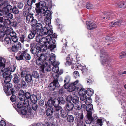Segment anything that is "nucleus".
I'll return each instance as SVG.
<instances>
[{
	"label": "nucleus",
	"instance_id": "1",
	"mask_svg": "<svg viewBox=\"0 0 126 126\" xmlns=\"http://www.w3.org/2000/svg\"><path fill=\"white\" fill-rule=\"evenodd\" d=\"M39 34V35H36V42L40 43L42 46H46L48 44L51 43H54L55 40L51 38V36H47L45 37H42V36Z\"/></svg>",
	"mask_w": 126,
	"mask_h": 126
},
{
	"label": "nucleus",
	"instance_id": "2",
	"mask_svg": "<svg viewBox=\"0 0 126 126\" xmlns=\"http://www.w3.org/2000/svg\"><path fill=\"white\" fill-rule=\"evenodd\" d=\"M36 8V11L37 14V17L40 19L41 20L42 19L40 16L41 15H43V13H45L47 10V7L46 6V4L45 2L43 1H40L39 3L35 4Z\"/></svg>",
	"mask_w": 126,
	"mask_h": 126
},
{
	"label": "nucleus",
	"instance_id": "3",
	"mask_svg": "<svg viewBox=\"0 0 126 126\" xmlns=\"http://www.w3.org/2000/svg\"><path fill=\"white\" fill-rule=\"evenodd\" d=\"M43 14L40 15L41 17V18H42V19L41 20L37 17L38 22L40 21V22H42L44 20H45L46 26L47 25H51L50 24L51 16L50 11L49 10H47L45 13H43Z\"/></svg>",
	"mask_w": 126,
	"mask_h": 126
},
{
	"label": "nucleus",
	"instance_id": "4",
	"mask_svg": "<svg viewBox=\"0 0 126 126\" xmlns=\"http://www.w3.org/2000/svg\"><path fill=\"white\" fill-rule=\"evenodd\" d=\"M12 84L10 83L4 85L3 90L7 95H11L14 93L15 91L14 88H12Z\"/></svg>",
	"mask_w": 126,
	"mask_h": 126
},
{
	"label": "nucleus",
	"instance_id": "5",
	"mask_svg": "<svg viewBox=\"0 0 126 126\" xmlns=\"http://www.w3.org/2000/svg\"><path fill=\"white\" fill-rule=\"evenodd\" d=\"M56 79L54 78L53 82L50 83L49 85V88L51 91H52L55 89H57L60 87V85L58 81V79L59 77L58 75L57 74L56 75Z\"/></svg>",
	"mask_w": 126,
	"mask_h": 126
},
{
	"label": "nucleus",
	"instance_id": "6",
	"mask_svg": "<svg viewBox=\"0 0 126 126\" xmlns=\"http://www.w3.org/2000/svg\"><path fill=\"white\" fill-rule=\"evenodd\" d=\"M40 56L39 58L37 59L36 61V63L37 65L38 66H40V70L43 73H44V65H42V62H44L46 59L45 58L44 55L42 53L40 54Z\"/></svg>",
	"mask_w": 126,
	"mask_h": 126
},
{
	"label": "nucleus",
	"instance_id": "7",
	"mask_svg": "<svg viewBox=\"0 0 126 126\" xmlns=\"http://www.w3.org/2000/svg\"><path fill=\"white\" fill-rule=\"evenodd\" d=\"M52 29V26L51 25H47L45 27L43 28L42 30L43 31H42V32H41L39 33V34L41 35L47 34L48 35V36H50L53 33Z\"/></svg>",
	"mask_w": 126,
	"mask_h": 126
},
{
	"label": "nucleus",
	"instance_id": "8",
	"mask_svg": "<svg viewBox=\"0 0 126 126\" xmlns=\"http://www.w3.org/2000/svg\"><path fill=\"white\" fill-rule=\"evenodd\" d=\"M114 14L111 12H105L103 13L101 15L102 20L106 21L112 18Z\"/></svg>",
	"mask_w": 126,
	"mask_h": 126
},
{
	"label": "nucleus",
	"instance_id": "9",
	"mask_svg": "<svg viewBox=\"0 0 126 126\" xmlns=\"http://www.w3.org/2000/svg\"><path fill=\"white\" fill-rule=\"evenodd\" d=\"M42 48H41L39 46V45H36L35 47H32L31 48L30 51L31 53L34 54H36L37 56L39 57L38 54L40 52L43 51H45V50L44 48L42 49Z\"/></svg>",
	"mask_w": 126,
	"mask_h": 126
},
{
	"label": "nucleus",
	"instance_id": "10",
	"mask_svg": "<svg viewBox=\"0 0 126 126\" xmlns=\"http://www.w3.org/2000/svg\"><path fill=\"white\" fill-rule=\"evenodd\" d=\"M21 112L26 118H32L33 117V113L31 112V110H29L28 109H23L21 110Z\"/></svg>",
	"mask_w": 126,
	"mask_h": 126
},
{
	"label": "nucleus",
	"instance_id": "11",
	"mask_svg": "<svg viewBox=\"0 0 126 126\" xmlns=\"http://www.w3.org/2000/svg\"><path fill=\"white\" fill-rule=\"evenodd\" d=\"M21 47V44L20 42H14L12 47V51L13 52H16L20 49Z\"/></svg>",
	"mask_w": 126,
	"mask_h": 126
},
{
	"label": "nucleus",
	"instance_id": "12",
	"mask_svg": "<svg viewBox=\"0 0 126 126\" xmlns=\"http://www.w3.org/2000/svg\"><path fill=\"white\" fill-rule=\"evenodd\" d=\"M86 24L87 25V29L90 30H93L97 27L95 24L91 22H87Z\"/></svg>",
	"mask_w": 126,
	"mask_h": 126
},
{
	"label": "nucleus",
	"instance_id": "13",
	"mask_svg": "<svg viewBox=\"0 0 126 126\" xmlns=\"http://www.w3.org/2000/svg\"><path fill=\"white\" fill-rule=\"evenodd\" d=\"M74 108L75 110H74L75 112L74 114L76 118L75 120L76 121V123L77 122V125H78L79 124L78 121L79 119V106L75 105V106Z\"/></svg>",
	"mask_w": 126,
	"mask_h": 126
},
{
	"label": "nucleus",
	"instance_id": "14",
	"mask_svg": "<svg viewBox=\"0 0 126 126\" xmlns=\"http://www.w3.org/2000/svg\"><path fill=\"white\" fill-rule=\"evenodd\" d=\"M25 51L18 52L16 57V59L18 60H21L24 59V55Z\"/></svg>",
	"mask_w": 126,
	"mask_h": 126
},
{
	"label": "nucleus",
	"instance_id": "15",
	"mask_svg": "<svg viewBox=\"0 0 126 126\" xmlns=\"http://www.w3.org/2000/svg\"><path fill=\"white\" fill-rule=\"evenodd\" d=\"M40 22L39 21L38 22V23H37V24L35 28L32 29H36V30L37 31V32L38 33L39 32V33H40L41 32H42V31H43L42 30L43 28L42 29L43 26L42 24V23H43V22Z\"/></svg>",
	"mask_w": 126,
	"mask_h": 126
},
{
	"label": "nucleus",
	"instance_id": "16",
	"mask_svg": "<svg viewBox=\"0 0 126 126\" xmlns=\"http://www.w3.org/2000/svg\"><path fill=\"white\" fill-rule=\"evenodd\" d=\"M39 33L37 32V31L35 29H32L31 32V33L28 36V38L29 39H32L33 38L35 35L37 34L39 35Z\"/></svg>",
	"mask_w": 126,
	"mask_h": 126
},
{
	"label": "nucleus",
	"instance_id": "17",
	"mask_svg": "<svg viewBox=\"0 0 126 126\" xmlns=\"http://www.w3.org/2000/svg\"><path fill=\"white\" fill-rule=\"evenodd\" d=\"M87 117L88 119L89 122H88V121H87L86 122V123L87 124H88L91 123L92 122L95 121L97 118V117L96 116H94L93 117H92V114L88 115Z\"/></svg>",
	"mask_w": 126,
	"mask_h": 126
},
{
	"label": "nucleus",
	"instance_id": "18",
	"mask_svg": "<svg viewBox=\"0 0 126 126\" xmlns=\"http://www.w3.org/2000/svg\"><path fill=\"white\" fill-rule=\"evenodd\" d=\"M4 70L5 71L3 74V77L4 78H7L9 77H12V76L11 75V73L8 69H6Z\"/></svg>",
	"mask_w": 126,
	"mask_h": 126
},
{
	"label": "nucleus",
	"instance_id": "19",
	"mask_svg": "<svg viewBox=\"0 0 126 126\" xmlns=\"http://www.w3.org/2000/svg\"><path fill=\"white\" fill-rule=\"evenodd\" d=\"M55 65H53L52 64V71L55 73H57L59 72V67L58 66L59 64V62H56V63H55Z\"/></svg>",
	"mask_w": 126,
	"mask_h": 126
},
{
	"label": "nucleus",
	"instance_id": "20",
	"mask_svg": "<svg viewBox=\"0 0 126 126\" xmlns=\"http://www.w3.org/2000/svg\"><path fill=\"white\" fill-rule=\"evenodd\" d=\"M21 101H24L23 104V106L24 107V109H28V107L30 105L29 100L25 99V98L24 100Z\"/></svg>",
	"mask_w": 126,
	"mask_h": 126
},
{
	"label": "nucleus",
	"instance_id": "21",
	"mask_svg": "<svg viewBox=\"0 0 126 126\" xmlns=\"http://www.w3.org/2000/svg\"><path fill=\"white\" fill-rule=\"evenodd\" d=\"M50 62L53 65H55V63H56V62H56L55 61V55L51 53L49 59Z\"/></svg>",
	"mask_w": 126,
	"mask_h": 126
},
{
	"label": "nucleus",
	"instance_id": "22",
	"mask_svg": "<svg viewBox=\"0 0 126 126\" xmlns=\"http://www.w3.org/2000/svg\"><path fill=\"white\" fill-rule=\"evenodd\" d=\"M123 23L122 20H119L116 21L114 22H112L110 24V26L112 27L115 26H119L121 25Z\"/></svg>",
	"mask_w": 126,
	"mask_h": 126
},
{
	"label": "nucleus",
	"instance_id": "23",
	"mask_svg": "<svg viewBox=\"0 0 126 126\" xmlns=\"http://www.w3.org/2000/svg\"><path fill=\"white\" fill-rule=\"evenodd\" d=\"M53 100H48L47 104L46 103H45V105L44 106H43V107L46 109L48 107H52L54 103H53Z\"/></svg>",
	"mask_w": 126,
	"mask_h": 126
},
{
	"label": "nucleus",
	"instance_id": "24",
	"mask_svg": "<svg viewBox=\"0 0 126 126\" xmlns=\"http://www.w3.org/2000/svg\"><path fill=\"white\" fill-rule=\"evenodd\" d=\"M13 82L15 83H17L20 82V76L19 75L16 74L14 75Z\"/></svg>",
	"mask_w": 126,
	"mask_h": 126
},
{
	"label": "nucleus",
	"instance_id": "25",
	"mask_svg": "<svg viewBox=\"0 0 126 126\" xmlns=\"http://www.w3.org/2000/svg\"><path fill=\"white\" fill-rule=\"evenodd\" d=\"M5 25V24L0 22V31H3L5 32L7 30H9V29H10L9 27H6Z\"/></svg>",
	"mask_w": 126,
	"mask_h": 126
},
{
	"label": "nucleus",
	"instance_id": "26",
	"mask_svg": "<svg viewBox=\"0 0 126 126\" xmlns=\"http://www.w3.org/2000/svg\"><path fill=\"white\" fill-rule=\"evenodd\" d=\"M48 108L46 111V114L48 116H50L53 114L54 111V110L51 107Z\"/></svg>",
	"mask_w": 126,
	"mask_h": 126
},
{
	"label": "nucleus",
	"instance_id": "27",
	"mask_svg": "<svg viewBox=\"0 0 126 126\" xmlns=\"http://www.w3.org/2000/svg\"><path fill=\"white\" fill-rule=\"evenodd\" d=\"M93 108V106L92 104H89L86 108V110L87 112V115L92 114L91 112Z\"/></svg>",
	"mask_w": 126,
	"mask_h": 126
},
{
	"label": "nucleus",
	"instance_id": "28",
	"mask_svg": "<svg viewBox=\"0 0 126 126\" xmlns=\"http://www.w3.org/2000/svg\"><path fill=\"white\" fill-rule=\"evenodd\" d=\"M55 41L54 43H51V44H49L46 47H48V48L51 51L53 50L56 47V45L55 44Z\"/></svg>",
	"mask_w": 126,
	"mask_h": 126
},
{
	"label": "nucleus",
	"instance_id": "29",
	"mask_svg": "<svg viewBox=\"0 0 126 126\" xmlns=\"http://www.w3.org/2000/svg\"><path fill=\"white\" fill-rule=\"evenodd\" d=\"M25 80L27 83H31L32 81V76L30 74H28L25 78Z\"/></svg>",
	"mask_w": 126,
	"mask_h": 126
},
{
	"label": "nucleus",
	"instance_id": "30",
	"mask_svg": "<svg viewBox=\"0 0 126 126\" xmlns=\"http://www.w3.org/2000/svg\"><path fill=\"white\" fill-rule=\"evenodd\" d=\"M70 55H69L68 57H67V61L66 62L65 64L67 65H71L72 63V61H73V59L71 57H70Z\"/></svg>",
	"mask_w": 126,
	"mask_h": 126
},
{
	"label": "nucleus",
	"instance_id": "31",
	"mask_svg": "<svg viewBox=\"0 0 126 126\" xmlns=\"http://www.w3.org/2000/svg\"><path fill=\"white\" fill-rule=\"evenodd\" d=\"M9 27L10 28V29H9V30H7L5 32L6 33L8 32V34H9L10 35L11 37L16 36V34L15 32L13 31H12L11 32V31L12 30V29L10 27Z\"/></svg>",
	"mask_w": 126,
	"mask_h": 126
},
{
	"label": "nucleus",
	"instance_id": "32",
	"mask_svg": "<svg viewBox=\"0 0 126 126\" xmlns=\"http://www.w3.org/2000/svg\"><path fill=\"white\" fill-rule=\"evenodd\" d=\"M25 93L24 91L22 90H20L19 93L18 98L20 100H22L24 99Z\"/></svg>",
	"mask_w": 126,
	"mask_h": 126
},
{
	"label": "nucleus",
	"instance_id": "33",
	"mask_svg": "<svg viewBox=\"0 0 126 126\" xmlns=\"http://www.w3.org/2000/svg\"><path fill=\"white\" fill-rule=\"evenodd\" d=\"M74 107L73 104L71 102H68L66 104V108L68 111L72 110L73 108Z\"/></svg>",
	"mask_w": 126,
	"mask_h": 126
},
{
	"label": "nucleus",
	"instance_id": "34",
	"mask_svg": "<svg viewBox=\"0 0 126 126\" xmlns=\"http://www.w3.org/2000/svg\"><path fill=\"white\" fill-rule=\"evenodd\" d=\"M3 8V10L5 11L6 13H8L9 11H12L13 9L12 6L9 4H8L7 6V7H4Z\"/></svg>",
	"mask_w": 126,
	"mask_h": 126
},
{
	"label": "nucleus",
	"instance_id": "35",
	"mask_svg": "<svg viewBox=\"0 0 126 126\" xmlns=\"http://www.w3.org/2000/svg\"><path fill=\"white\" fill-rule=\"evenodd\" d=\"M60 113H61V116L63 118L66 117L68 115L67 111L66 110H63V109L61 112H60Z\"/></svg>",
	"mask_w": 126,
	"mask_h": 126
},
{
	"label": "nucleus",
	"instance_id": "36",
	"mask_svg": "<svg viewBox=\"0 0 126 126\" xmlns=\"http://www.w3.org/2000/svg\"><path fill=\"white\" fill-rule=\"evenodd\" d=\"M32 15L30 14L27 15L26 17V21L27 23H29L31 21L32 19L33 18L32 16Z\"/></svg>",
	"mask_w": 126,
	"mask_h": 126
},
{
	"label": "nucleus",
	"instance_id": "37",
	"mask_svg": "<svg viewBox=\"0 0 126 126\" xmlns=\"http://www.w3.org/2000/svg\"><path fill=\"white\" fill-rule=\"evenodd\" d=\"M79 69L82 72V73L85 75L87 72V69L85 66H82L81 65H79Z\"/></svg>",
	"mask_w": 126,
	"mask_h": 126
},
{
	"label": "nucleus",
	"instance_id": "38",
	"mask_svg": "<svg viewBox=\"0 0 126 126\" xmlns=\"http://www.w3.org/2000/svg\"><path fill=\"white\" fill-rule=\"evenodd\" d=\"M30 99L32 103H36L37 100V96L33 94L31 95Z\"/></svg>",
	"mask_w": 126,
	"mask_h": 126
},
{
	"label": "nucleus",
	"instance_id": "39",
	"mask_svg": "<svg viewBox=\"0 0 126 126\" xmlns=\"http://www.w3.org/2000/svg\"><path fill=\"white\" fill-rule=\"evenodd\" d=\"M80 87L81 88L79 90V95H81L83 94H85L86 93V91L84 88H83L82 86L81 85H79Z\"/></svg>",
	"mask_w": 126,
	"mask_h": 126
},
{
	"label": "nucleus",
	"instance_id": "40",
	"mask_svg": "<svg viewBox=\"0 0 126 126\" xmlns=\"http://www.w3.org/2000/svg\"><path fill=\"white\" fill-rule=\"evenodd\" d=\"M86 93L87 94L90 96H91L94 93V91L91 88H88L86 91Z\"/></svg>",
	"mask_w": 126,
	"mask_h": 126
},
{
	"label": "nucleus",
	"instance_id": "41",
	"mask_svg": "<svg viewBox=\"0 0 126 126\" xmlns=\"http://www.w3.org/2000/svg\"><path fill=\"white\" fill-rule=\"evenodd\" d=\"M4 42L6 44H10L11 42V38L8 36L6 37L4 39Z\"/></svg>",
	"mask_w": 126,
	"mask_h": 126
},
{
	"label": "nucleus",
	"instance_id": "42",
	"mask_svg": "<svg viewBox=\"0 0 126 126\" xmlns=\"http://www.w3.org/2000/svg\"><path fill=\"white\" fill-rule=\"evenodd\" d=\"M76 88L75 87V86H73L71 83L70 84L67 90L69 92H72L74 91Z\"/></svg>",
	"mask_w": 126,
	"mask_h": 126
},
{
	"label": "nucleus",
	"instance_id": "43",
	"mask_svg": "<svg viewBox=\"0 0 126 126\" xmlns=\"http://www.w3.org/2000/svg\"><path fill=\"white\" fill-rule=\"evenodd\" d=\"M17 107L19 108V110L21 111V110L23 109H24V108L23 106V104H22V103L21 101H19L17 105Z\"/></svg>",
	"mask_w": 126,
	"mask_h": 126
},
{
	"label": "nucleus",
	"instance_id": "44",
	"mask_svg": "<svg viewBox=\"0 0 126 126\" xmlns=\"http://www.w3.org/2000/svg\"><path fill=\"white\" fill-rule=\"evenodd\" d=\"M7 22H8V24H10L11 26L14 27H16L17 25L16 21H14L11 22L10 20L8 19L7 20Z\"/></svg>",
	"mask_w": 126,
	"mask_h": 126
},
{
	"label": "nucleus",
	"instance_id": "45",
	"mask_svg": "<svg viewBox=\"0 0 126 126\" xmlns=\"http://www.w3.org/2000/svg\"><path fill=\"white\" fill-rule=\"evenodd\" d=\"M37 23V21L34 18V17L32 19L31 21L30 22L29 24L32 26H34L36 25Z\"/></svg>",
	"mask_w": 126,
	"mask_h": 126
},
{
	"label": "nucleus",
	"instance_id": "46",
	"mask_svg": "<svg viewBox=\"0 0 126 126\" xmlns=\"http://www.w3.org/2000/svg\"><path fill=\"white\" fill-rule=\"evenodd\" d=\"M6 16V17L7 19H5V20L7 21V20L9 19V20L10 19H12L13 18V15L11 13H9L7 14V13L5 14Z\"/></svg>",
	"mask_w": 126,
	"mask_h": 126
},
{
	"label": "nucleus",
	"instance_id": "47",
	"mask_svg": "<svg viewBox=\"0 0 126 126\" xmlns=\"http://www.w3.org/2000/svg\"><path fill=\"white\" fill-rule=\"evenodd\" d=\"M118 6L120 8H126V2H120L118 4Z\"/></svg>",
	"mask_w": 126,
	"mask_h": 126
},
{
	"label": "nucleus",
	"instance_id": "48",
	"mask_svg": "<svg viewBox=\"0 0 126 126\" xmlns=\"http://www.w3.org/2000/svg\"><path fill=\"white\" fill-rule=\"evenodd\" d=\"M58 99L60 104H64L65 102V99L62 97H60L58 98Z\"/></svg>",
	"mask_w": 126,
	"mask_h": 126
},
{
	"label": "nucleus",
	"instance_id": "49",
	"mask_svg": "<svg viewBox=\"0 0 126 126\" xmlns=\"http://www.w3.org/2000/svg\"><path fill=\"white\" fill-rule=\"evenodd\" d=\"M101 58L102 59V64H104L106 63L105 62H107L108 60L107 57L106 56H103L102 57H101Z\"/></svg>",
	"mask_w": 126,
	"mask_h": 126
},
{
	"label": "nucleus",
	"instance_id": "50",
	"mask_svg": "<svg viewBox=\"0 0 126 126\" xmlns=\"http://www.w3.org/2000/svg\"><path fill=\"white\" fill-rule=\"evenodd\" d=\"M26 34H21L20 36V41L22 43H23L26 39Z\"/></svg>",
	"mask_w": 126,
	"mask_h": 126
},
{
	"label": "nucleus",
	"instance_id": "51",
	"mask_svg": "<svg viewBox=\"0 0 126 126\" xmlns=\"http://www.w3.org/2000/svg\"><path fill=\"white\" fill-rule=\"evenodd\" d=\"M12 11L13 13L15 14H18L19 12L18 8L16 6H14L12 10Z\"/></svg>",
	"mask_w": 126,
	"mask_h": 126
},
{
	"label": "nucleus",
	"instance_id": "52",
	"mask_svg": "<svg viewBox=\"0 0 126 126\" xmlns=\"http://www.w3.org/2000/svg\"><path fill=\"white\" fill-rule=\"evenodd\" d=\"M86 7L88 9H91L94 8V6L93 4L90 2H88L86 4Z\"/></svg>",
	"mask_w": 126,
	"mask_h": 126
},
{
	"label": "nucleus",
	"instance_id": "53",
	"mask_svg": "<svg viewBox=\"0 0 126 126\" xmlns=\"http://www.w3.org/2000/svg\"><path fill=\"white\" fill-rule=\"evenodd\" d=\"M24 96L25 97V99H27L29 100L30 99L31 95L30 93L29 92H27L25 93V95Z\"/></svg>",
	"mask_w": 126,
	"mask_h": 126
},
{
	"label": "nucleus",
	"instance_id": "54",
	"mask_svg": "<svg viewBox=\"0 0 126 126\" xmlns=\"http://www.w3.org/2000/svg\"><path fill=\"white\" fill-rule=\"evenodd\" d=\"M55 107L54 111H59L61 112L63 110L62 108L60 106H56Z\"/></svg>",
	"mask_w": 126,
	"mask_h": 126
},
{
	"label": "nucleus",
	"instance_id": "55",
	"mask_svg": "<svg viewBox=\"0 0 126 126\" xmlns=\"http://www.w3.org/2000/svg\"><path fill=\"white\" fill-rule=\"evenodd\" d=\"M38 106L36 103H32V109L34 111L37 110Z\"/></svg>",
	"mask_w": 126,
	"mask_h": 126
},
{
	"label": "nucleus",
	"instance_id": "56",
	"mask_svg": "<svg viewBox=\"0 0 126 126\" xmlns=\"http://www.w3.org/2000/svg\"><path fill=\"white\" fill-rule=\"evenodd\" d=\"M32 76L33 77L36 79H39V75L37 73V72L34 71L33 72Z\"/></svg>",
	"mask_w": 126,
	"mask_h": 126
},
{
	"label": "nucleus",
	"instance_id": "57",
	"mask_svg": "<svg viewBox=\"0 0 126 126\" xmlns=\"http://www.w3.org/2000/svg\"><path fill=\"white\" fill-rule=\"evenodd\" d=\"M74 120V118L73 116L72 115H69L67 117V120L69 122H73Z\"/></svg>",
	"mask_w": 126,
	"mask_h": 126
},
{
	"label": "nucleus",
	"instance_id": "58",
	"mask_svg": "<svg viewBox=\"0 0 126 126\" xmlns=\"http://www.w3.org/2000/svg\"><path fill=\"white\" fill-rule=\"evenodd\" d=\"M24 56L25 59L27 60H29L31 59V56L28 54L26 53L25 51L24 55Z\"/></svg>",
	"mask_w": 126,
	"mask_h": 126
},
{
	"label": "nucleus",
	"instance_id": "59",
	"mask_svg": "<svg viewBox=\"0 0 126 126\" xmlns=\"http://www.w3.org/2000/svg\"><path fill=\"white\" fill-rule=\"evenodd\" d=\"M72 101L73 103L76 104L79 101V97L76 96H74L73 98H72Z\"/></svg>",
	"mask_w": 126,
	"mask_h": 126
},
{
	"label": "nucleus",
	"instance_id": "60",
	"mask_svg": "<svg viewBox=\"0 0 126 126\" xmlns=\"http://www.w3.org/2000/svg\"><path fill=\"white\" fill-rule=\"evenodd\" d=\"M27 72L26 71H22L20 73V76L24 78L28 74Z\"/></svg>",
	"mask_w": 126,
	"mask_h": 126
},
{
	"label": "nucleus",
	"instance_id": "61",
	"mask_svg": "<svg viewBox=\"0 0 126 126\" xmlns=\"http://www.w3.org/2000/svg\"><path fill=\"white\" fill-rule=\"evenodd\" d=\"M86 99L85 103L86 104L88 105V104H90V103L91 102L92 99L90 97H87Z\"/></svg>",
	"mask_w": 126,
	"mask_h": 126
},
{
	"label": "nucleus",
	"instance_id": "62",
	"mask_svg": "<svg viewBox=\"0 0 126 126\" xmlns=\"http://www.w3.org/2000/svg\"><path fill=\"white\" fill-rule=\"evenodd\" d=\"M12 78V77H8L7 78H4L5 79L4 80V83H6V84L9 83L10 81Z\"/></svg>",
	"mask_w": 126,
	"mask_h": 126
},
{
	"label": "nucleus",
	"instance_id": "63",
	"mask_svg": "<svg viewBox=\"0 0 126 126\" xmlns=\"http://www.w3.org/2000/svg\"><path fill=\"white\" fill-rule=\"evenodd\" d=\"M0 41H2L3 40V37L5 34V32H3V31H0Z\"/></svg>",
	"mask_w": 126,
	"mask_h": 126
},
{
	"label": "nucleus",
	"instance_id": "64",
	"mask_svg": "<svg viewBox=\"0 0 126 126\" xmlns=\"http://www.w3.org/2000/svg\"><path fill=\"white\" fill-rule=\"evenodd\" d=\"M21 87L23 88H25L27 86V84L25 81L24 80L21 81Z\"/></svg>",
	"mask_w": 126,
	"mask_h": 126
}]
</instances>
